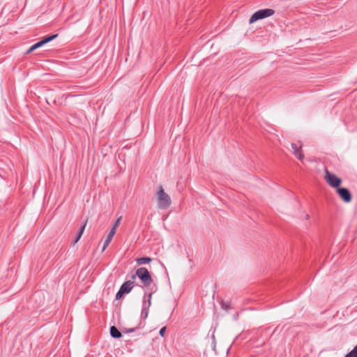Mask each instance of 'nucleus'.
Returning <instances> with one entry per match:
<instances>
[{"instance_id":"nucleus-4","label":"nucleus","mask_w":357,"mask_h":357,"mask_svg":"<svg viewBox=\"0 0 357 357\" xmlns=\"http://www.w3.org/2000/svg\"><path fill=\"white\" fill-rule=\"evenodd\" d=\"M58 37V34H53L50 36H45L41 40L38 41V43L33 45L26 52V53H30L35 50L43 46L44 45L47 44V43L53 40L56 38Z\"/></svg>"},{"instance_id":"nucleus-18","label":"nucleus","mask_w":357,"mask_h":357,"mask_svg":"<svg viewBox=\"0 0 357 357\" xmlns=\"http://www.w3.org/2000/svg\"><path fill=\"white\" fill-rule=\"evenodd\" d=\"M123 294H125L123 292L122 290H121L119 289V290L118 291V292L116 294V299L119 300L123 296Z\"/></svg>"},{"instance_id":"nucleus-5","label":"nucleus","mask_w":357,"mask_h":357,"mask_svg":"<svg viewBox=\"0 0 357 357\" xmlns=\"http://www.w3.org/2000/svg\"><path fill=\"white\" fill-rule=\"evenodd\" d=\"M325 179L326 182L333 188H340L339 185L342 183L341 178L336 176L334 174L326 170Z\"/></svg>"},{"instance_id":"nucleus-6","label":"nucleus","mask_w":357,"mask_h":357,"mask_svg":"<svg viewBox=\"0 0 357 357\" xmlns=\"http://www.w3.org/2000/svg\"><path fill=\"white\" fill-rule=\"evenodd\" d=\"M337 192L340 197L346 203H349L351 200V194L350 191L346 188H338Z\"/></svg>"},{"instance_id":"nucleus-14","label":"nucleus","mask_w":357,"mask_h":357,"mask_svg":"<svg viewBox=\"0 0 357 357\" xmlns=\"http://www.w3.org/2000/svg\"><path fill=\"white\" fill-rule=\"evenodd\" d=\"M221 307L222 310L225 311H229L231 309L230 303L229 302H221Z\"/></svg>"},{"instance_id":"nucleus-21","label":"nucleus","mask_w":357,"mask_h":357,"mask_svg":"<svg viewBox=\"0 0 357 357\" xmlns=\"http://www.w3.org/2000/svg\"><path fill=\"white\" fill-rule=\"evenodd\" d=\"M80 238H81V236H79V234H77L76 238L73 241V243L75 244L79 240Z\"/></svg>"},{"instance_id":"nucleus-11","label":"nucleus","mask_w":357,"mask_h":357,"mask_svg":"<svg viewBox=\"0 0 357 357\" xmlns=\"http://www.w3.org/2000/svg\"><path fill=\"white\" fill-rule=\"evenodd\" d=\"M110 335L114 338H120L122 336L121 333L114 326L110 327Z\"/></svg>"},{"instance_id":"nucleus-19","label":"nucleus","mask_w":357,"mask_h":357,"mask_svg":"<svg viewBox=\"0 0 357 357\" xmlns=\"http://www.w3.org/2000/svg\"><path fill=\"white\" fill-rule=\"evenodd\" d=\"M166 332V327H162V328H160V331H159V335L162 337H163L165 335V333Z\"/></svg>"},{"instance_id":"nucleus-12","label":"nucleus","mask_w":357,"mask_h":357,"mask_svg":"<svg viewBox=\"0 0 357 357\" xmlns=\"http://www.w3.org/2000/svg\"><path fill=\"white\" fill-rule=\"evenodd\" d=\"M151 258L148 257H141L136 259V262L138 265H143L148 264L151 261Z\"/></svg>"},{"instance_id":"nucleus-7","label":"nucleus","mask_w":357,"mask_h":357,"mask_svg":"<svg viewBox=\"0 0 357 357\" xmlns=\"http://www.w3.org/2000/svg\"><path fill=\"white\" fill-rule=\"evenodd\" d=\"M151 296H152V294L150 293L149 294L148 302L146 303V301H144V302H143V306H142L141 314H142V317H143L144 319H146L148 317L149 308L151 305Z\"/></svg>"},{"instance_id":"nucleus-2","label":"nucleus","mask_w":357,"mask_h":357,"mask_svg":"<svg viewBox=\"0 0 357 357\" xmlns=\"http://www.w3.org/2000/svg\"><path fill=\"white\" fill-rule=\"evenodd\" d=\"M136 277H138L142 284L145 287H149L152 282V278L151 274L146 268L141 267L137 269L135 274L131 276L132 280H135Z\"/></svg>"},{"instance_id":"nucleus-1","label":"nucleus","mask_w":357,"mask_h":357,"mask_svg":"<svg viewBox=\"0 0 357 357\" xmlns=\"http://www.w3.org/2000/svg\"><path fill=\"white\" fill-rule=\"evenodd\" d=\"M158 206L160 209H167L172 204L170 197L165 192L162 186L158 188L157 192Z\"/></svg>"},{"instance_id":"nucleus-3","label":"nucleus","mask_w":357,"mask_h":357,"mask_svg":"<svg viewBox=\"0 0 357 357\" xmlns=\"http://www.w3.org/2000/svg\"><path fill=\"white\" fill-rule=\"evenodd\" d=\"M275 13V10L271 8L261 9L252 14L249 20V23L252 24L259 20H262L272 16Z\"/></svg>"},{"instance_id":"nucleus-9","label":"nucleus","mask_w":357,"mask_h":357,"mask_svg":"<svg viewBox=\"0 0 357 357\" xmlns=\"http://www.w3.org/2000/svg\"><path fill=\"white\" fill-rule=\"evenodd\" d=\"M134 287V281L128 280L124 282L120 287L124 294H128L131 291Z\"/></svg>"},{"instance_id":"nucleus-13","label":"nucleus","mask_w":357,"mask_h":357,"mask_svg":"<svg viewBox=\"0 0 357 357\" xmlns=\"http://www.w3.org/2000/svg\"><path fill=\"white\" fill-rule=\"evenodd\" d=\"M344 357H357V345Z\"/></svg>"},{"instance_id":"nucleus-20","label":"nucleus","mask_w":357,"mask_h":357,"mask_svg":"<svg viewBox=\"0 0 357 357\" xmlns=\"http://www.w3.org/2000/svg\"><path fill=\"white\" fill-rule=\"evenodd\" d=\"M135 331V328H132L126 329L123 332L126 333H130L134 332Z\"/></svg>"},{"instance_id":"nucleus-17","label":"nucleus","mask_w":357,"mask_h":357,"mask_svg":"<svg viewBox=\"0 0 357 357\" xmlns=\"http://www.w3.org/2000/svg\"><path fill=\"white\" fill-rule=\"evenodd\" d=\"M33 297L34 298H43V297H44V295H43V292H41V291H37V292H36V293L33 294Z\"/></svg>"},{"instance_id":"nucleus-8","label":"nucleus","mask_w":357,"mask_h":357,"mask_svg":"<svg viewBox=\"0 0 357 357\" xmlns=\"http://www.w3.org/2000/svg\"><path fill=\"white\" fill-rule=\"evenodd\" d=\"M291 148L293 149V153L294 155L299 160H302L304 158V155L301 151V145H298L297 144L292 143Z\"/></svg>"},{"instance_id":"nucleus-10","label":"nucleus","mask_w":357,"mask_h":357,"mask_svg":"<svg viewBox=\"0 0 357 357\" xmlns=\"http://www.w3.org/2000/svg\"><path fill=\"white\" fill-rule=\"evenodd\" d=\"M116 233H114V230L113 231H111L109 232V234H107V238L104 242V244H103V246H102V251H105V250L106 249V248L109 245V244L110 243V242L112 241L114 236L115 235Z\"/></svg>"},{"instance_id":"nucleus-16","label":"nucleus","mask_w":357,"mask_h":357,"mask_svg":"<svg viewBox=\"0 0 357 357\" xmlns=\"http://www.w3.org/2000/svg\"><path fill=\"white\" fill-rule=\"evenodd\" d=\"M86 223H87V220H86L84 224L82 225V226L79 228V231L77 233V234H79V236H82L83 233H84V231L85 229V227H86Z\"/></svg>"},{"instance_id":"nucleus-15","label":"nucleus","mask_w":357,"mask_h":357,"mask_svg":"<svg viewBox=\"0 0 357 357\" xmlns=\"http://www.w3.org/2000/svg\"><path fill=\"white\" fill-rule=\"evenodd\" d=\"M122 219V217L120 216L114 222L113 227H112L111 229V231H114V233H116V228L119 226V224H120V222Z\"/></svg>"}]
</instances>
